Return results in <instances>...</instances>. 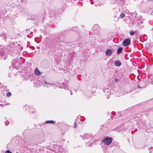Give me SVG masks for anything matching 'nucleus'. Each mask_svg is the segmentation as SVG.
Wrapping results in <instances>:
<instances>
[{
    "mask_svg": "<svg viewBox=\"0 0 153 153\" xmlns=\"http://www.w3.org/2000/svg\"><path fill=\"white\" fill-rule=\"evenodd\" d=\"M149 151H150V153L151 152V151L150 149L149 150Z\"/></svg>",
    "mask_w": 153,
    "mask_h": 153,
    "instance_id": "7c9ffc66",
    "label": "nucleus"
},
{
    "mask_svg": "<svg viewBox=\"0 0 153 153\" xmlns=\"http://www.w3.org/2000/svg\"><path fill=\"white\" fill-rule=\"evenodd\" d=\"M1 83L0 82V85H1Z\"/></svg>",
    "mask_w": 153,
    "mask_h": 153,
    "instance_id": "c9c22d12",
    "label": "nucleus"
},
{
    "mask_svg": "<svg viewBox=\"0 0 153 153\" xmlns=\"http://www.w3.org/2000/svg\"><path fill=\"white\" fill-rule=\"evenodd\" d=\"M95 26L96 27H98V25H95L94 26V27H95Z\"/></svg>",
    "mask_w": 153,
    "mask_h": 153,
    "instance_id": "a878e982",
    "label": "nucleus"
},
{
    "mask_svg": "<svg viewBox=\"0 0 153 153\" xmlns=\"http://www.w3.org/2000/svg\"><path fill=\"white\" fill-rule=\"evenodd\" d=\"M11 95V94L10 92H8L6 94V96L7 97H10Z\"/></svg>",
    "mask_w": 153,
    "mask_h": 153,
    "instance_id": "ddd939ff",
    "label": "nucleus"
},
{
    "mask_svg": "<svg viewBox=\"0 0 153 153\" xmlns=\"http://www.w3.org/2000/svg\"><path fill=\"white\" fill-rule=\"evenodd\" d=\"M130 34L131 36H132L134 34V31H131L130 32Z\"/></svg>",
    "mask_w": 153,
    "mask_h": 153,
    "instance_id": "2eb2a0df",
    "label": "nucleus"
},
{
    "mask_svg": "<svg viewBox=\"0 0 153 153\" xmlns=\"http://www.w3.org/2000/svg\"><path fill=\"white\" fill-rule=\"evenodd\" d=\"M70 94L71 95H72V92L71 91H70Z\"/></svg>",
    "mask_w": 153,
    "mask_h": 153,
    "instance_id": "5701e85b",
    "label": "nucleus"
},
{
    "mask_svg": "<svg viewBox=\"0 0 153 153\" xmlns=\"http://www.w3.org/2000/svg\"><path fill=\"white\" fill-rule=\"evenodd\" d=\"M29 29H26V32H28V31H29Z\"/></svg>",
    "mask_w": 153,
    "mask_h": 153,
    "instance_id": "412c9836",
    "label": "nucleus"
},
{
    "mask_svg": "<svg viewBox=\"0 0 153 153\" xmlns=\"http://www.w3.org/2000/svg\"><path fill=\"white\" fill-rule=\"evenodd\" d=\"M92 0H90V3H91V4H93V2H92Z\"/></svg>",
    "mask_w": 153,
    "mask_h": 153,
    "instance_id": "aec40b11",
    "label": "nucleus"
},
{
    "mask_svg": "<svg viewBox=\"0 0 153 153\" xmlns=\"http://www.w3.org/2000/svg\"><path fill=\"white\" fill-rule=\"evenodd\" d=\"M45 123H54V122L53 120H48L46 121Z\"/></svg>",
    "mask_w": 153,
    "mask_h": 153,
    "instance_id": "9b49d317",
    "label": "nucleus"
},
{
    "mask_svg": "<svg viewBox=\"0 0 153 153\" xmlns=\"http://www.w3.org/2000/svg\"><path fill=\"white\" fill-rule=\"evenodd\" d=\"M0 36H3V38L5 41L7 39V36L4 33H2L1 34H0Z\"/></svg>",
    "mask_w": 153,
    "mask_h": 153,
    "instance_id": "9d476101",
    "label": "nucleus"
},
{
    "mask_svg": "<svg viewBox=\"0 0 153 153\" xmlns=\"http://www.w3.org/2000/svg\"><path fill=\"white\" fill-rule=\"evenodd\" d=\"M114 64V65L116 66H119L121 65V62L118 60H116Z\"/></svg>",
    "mask_w": 153,
    "mask_h": 153,
    "instance_id": "423d86ee",
    "label": "nucleus"
},
{
    "mask_svg": "<svg viewBox=\"0 0 153 153\" xmlns=\"http://www.w3.org/2000/svg\"><path fill=\"white\" fill-rule=\"evenodd\" d=\"M125 16V14L124 13H122L120 14V17L121 18H123Z\"/></svg>",
    "mask_w": 153,
    "mask_h": 153,
    "instance_id": "f8f14e48",
    "label": "nucleus"
},
{
    "mask_svg": "<svg viewBox=\"0 0 153 153\" xmlns=\"http://www.w3.org/2000/svg\"><path fill=\"white\" fill-rule=\"evenodd\" d=\"M147 1H153V0H147Z\"/></svg>",
    "mask_w": 153,
    "mask_h": 153,
    "instance_id": "cd10ccee",
    "label": "nucleus"
},
{
    "mask_svg": "<svg viewBox=\"0 0 153 153\" xmlns=\"http://www.w3.org/2000/svg\"><path fill=\"white\" fill-rule=\"evenodd\" d=\"M20 64V62L18 59L15 58L13 59L12 62V65L13 68L17 69L18 65Z\"/></svg>",
    "mask_w": 153,
    "mask_h": 153,
    "instance_id": "f257e3e1",
    "label": "nucleus"
},
{
    "mask_svg": "<svg viewBox=\"0 0 153 153\" xmlns=\"http://www.w3.org/2000/svg\"><path fill=\"white\" fill-rule=\"evenodd\" d=\"M113 50L110 49H108L106 51V55L107 56H111L113 53Z\"/></svg>",
    "mask_w": 153,
    "mask_h": 153,
    "instance_id": "39448f33",
    "label": "nucleus"
},
{
    "mask_svg": "<svg viewBox=\"0 0 153 153\" xmlns=\"http://www.w3.org/2000/svg\"><path fill=\"white\" fill-rule=\"evenodd\" d=\"M123 48L122 47H120L117 49V54H119L122 51Z\"/></svg>",
    "mask_w": 153,
    "mask_h": 153,
    "instance_id": "1a4fd4ad",
    "label": "nucleus"
},
{
    "mask_svg": "<svg viewBox=\"0 0 153 153\" xmlns=\"http://www.w3.org/2000/svg\"><path fill=\"white\" fill-rule=\"evenodd\" d=\"M42 84L43 85H44V87H46L47 88L49 87H50V85H52V86H53V85H54L53 84L51 83H48L46 81H44L42 82Z\"/></svg>",
    "mask_w": 153,
    "mask_h": 153,
    "instance_id": "20e7f679",
    "label": "nucleus"
},
{
    "mask_svg": "<svg viewBox=\"0 0 153 153\" xmlns=\"http://www.w3.org/2000/svg\"><path fill=\"white\" fill-rule=\"evenodd\" d=\"M41 73L36 68L35 71V74L37 75H40L41 74Z\"/></svg>",
    "mask_w": 153,
    "mask_h": 153,
    "instance_id": "6e6552de",
    "label": "nucleus"
},
{
    "mask_svg": "<svg viewBox=\"0 0 153 153\" xmlns=\"http://www.w3.org/2000/svg\"><path fill=\"white\" fill-rule=\"evenodd\" d=\"M66 88L65 87H64V89H65V90H66V89H67V90H68V88H67V87Z\"/></svg>",
    "mask_w": 153,
    "mask_h": 153,
    "instance_id": "b1692460",
    "label": "nucleus"
},
{
    "mask_svg": "<svg viewBox=\"0 0 153 153\" xmlns=\"http://www.w3.org/2000/svg\"><path fill=\"white\" fill-rule=\"evenodd\" d=\"M118 132H120V131H117Z\"/></svg>",
    "mask_w": 153,
    "mask_h": 153,
    "instance_id": "72a5a7b5",
    "label": "nucleus"
},
{
    "mask_svg": "<svg viewBox=\"0 0 153 153\" xmlns=\"http://www.w3.org/2000/svg\"><path fill=\"white\" fill-rule=\"evenodd\" d=\"M131 40L129 38H127L125 39L123 42V45L124 46H126L130 45Z\"/></svg>",
    "mask_w": 153,
    "mask_h": 153,
    "instance_id": "7ed1b4c3",
    "label": "nucleus"
},
{
    "mask_svg": "<svg viewBox=\"0 0 153 153\" xmlns=\"http://www.w3.org/2000/svg\"><path fill=\"white\" fill-rule=\"evenodd\" d=\"M150 82H151L152 84H153V81H150Z\"/></svg>",
    "mask_w": 153,
    "mask_h": 153,
    "instance_id": "393cba45",
    "label": "nucleus"
},
{
    "mask_svg": "<svg viewBox=\"0 0 153 153\" xmlns=\"http://www.w3.org/2000/svg\"><path fill=\"white\" fill-rule=\"evenodd\" d=\"M5 57V56H4V60H5V58H4Z\"/></svg>",
    "mask_w": 153,
    "mask_h": 153,
    "instance_id": "c756f323",
    "label": "nucleus"
},
{
    "mask_svg": "<svg viewBox=\"0 0 153 153\" xmlns=\"http://www.w3.org/2000/svg\"><path fill=\"white\" fill-rule=\"evenodd\" d=\"M77 126L76 125V123H75L74 126V128H76Z\"/></svg>",
    "mask_w": 153,
    "mask_h": 153,
    "instance_id": "f3484780",
    "label": "nucleus"
},
{
    "mask_svg": "<svg viewBox=\"0 0 153 153\" xmlns=\"http://www.w3.org/2000/svg\"><path fill=\"white\" fill-rule=\"evenodd\" d=\"M4 90L3 91V92L2 93L3 96H4L5 94H7V90H4Z\"/></svg>",
    "mask_w": 153,
    "mask_h": 153,
    "instance_id": "4468645a",
    "label": "nucleus"
},
{
    "mask_svg": "<svg viewBox=\"0 0 153 153\" xmlns=\"http://www.w3.org/2000/svg\"><path fill=\"white\" fill-rule=\"evenodd\" d=\"M112 114H114V113H113V112H112Z\"/></svg>",
    "mask_w": 153,
    "mask_h": 153,
    "instance_id": "2f4dec72",
    "label": "nucleus"
},
{
    "mask_svg": "<svg viewBox=\"0 0 153 153\" xmlns=\"http://www.w3.org/2000/svg\"><path fill=\"white\" fill-rule=\"evenodd\" d=\"M4 123L5 124V125H7L9 124V122L8 121H6Z\"/></svg>",
    "mask_w": 153,
    "mask_h": 153,
    "instance_id": "dca6fc26",
    "label": "nucleus"
},
{
    "mask_svg": "<svg viewBox=\"0 0 153 153\" xmlns=\"http://www.w3.org/2000/svg\"><path fill=\"white\" fill-rule=\"evenodd\" d=\"M5 153H12L9 150H7L6 151Z\"/></svg>",
    "mask_w": 153,
    "mask_h": 153,
    "instance_id": "a211bd4d",
    "label": "nucleus"
},
{
    "mask_svg": "<svg viewBox=\"0 0 153 153\" xmlns=\"http://www.w3.org/2000/svg\"><path fill=\"white\" fill-rule=\"evenodd\" d=\"M0 105H1V104H0Z\"/></svg>",
    "mask_w": 153,
    "mask_h": 153,
    "instance_id": "e433bc0d",
    "label": "nucleus"
},
{
    "mask_svg": "<svg viewBox=\"0 0 153 153\" xmlns=\"http://www.w3.org/2000/svg\"><path fill=\"white\" fill-rule=\"evenodd\" d=\"M115 81L116 82H117V79H115Z\"/></svg>",
    "mask_w": 153,
    "mask_h": 153,
    "instance_id": "bb28decb",
    "label": "nucleus"
},
{
    "mask_svg": "<svg viewBox=\"0 0 153 153\" xmlns=\"http://www.w3.org/2000/svg\"><path fill=\"white\" fill-rule=\"evenodd\" d=\"M137 88H141L140 85H138L137 86Z\"/></svg>",
    "mask_w": 153,
    "mask_h": 153,
    "instance_id": "4be33fe9",
    "label": "nucleus"
},
{
    "mask_svg": "<svg viewBox=\"0 0 153 153\" xmlns=\"http://www.w3.org/2000/svg\"><path fill=\"white\" fill-rule=\"evenodd\" d=\"M112 141V139L111 137H107L103 139L102 142L107 145H109L111 143Z\"/></svg>",
    "mask_w": 153,
    "mask_h": 153,
    "instance_id": "f03ea898",
    "label": "nucleus"
},
{
    "mask_svg": "<svg viewBox=\"0 0 153 153\" xmlns=\"http://www.w3.org/2000/svg\"><path fill=\"white\" fill-rule=\"evenodd\" d=\"M34 111H32V113H34Z\"/></svg>",
    "mask_w": 153,
    "mask_h": 153,
    "instance_id": "c85d7f7f",
    "label": "nucleus"
},
{
    "mask_svg": "<svg viewBox=\"0 0 153 153\" xmlns=\"http://www.w3.org/2000/svg\"><path fill=\"white\" fill-rule=\"evenodd\" d=\"M82 137V139H89L91 138L90 136L87 134H85L84 136H81Z\"/></svg>",
    "mask_w": 153,
    "mask_h": 153,
    "instance_id": "0eeeda50",
    "label": "nucleus"
},
{
    "mask_svg": "<svg viewBox=\"0 0 153 153\" xmlns=\"http://www.w3.org/2000/svg\"><path fill=\"white\" fill-rule=\"evenodd\" d=\"M118 129H119L121 131L122 130V128L121 127H119L118 128Z\"/></svg>",
    "mask_w": 153,
    "mask_h": 153,
    "instance_id": "6ab92c4d",
    "label": "nucleus"
},
{
    "mask_svg": "<svg viewBox=\"0 0 153 153\" xmlns=\"http://www.w3.org/2000/svg\"><path fill=\"white\" fill-rule=\"evenodd\" d=\"M62 85H63V83H62Z\"/></svg>",
    "mask_w": 153,
    "mask_h": 153,
    "instance_id": "f704fd0d",
    "label": "nucleus"
},
{
    "mask_svg": "<svg viewBox=\"0 0 153 153\" xmlns=\"http://www.w3.org/2000/svg\"><path fill=\"white\" fill-rule=\"evenodd\" d=\"M3 56H2V58H3Z\"/></svg>",
    "mask_w": 153,
    "mask_h": 153,
    "instance_id": "473e14b6",
    "label": "nucleus"
}]
</instances>
